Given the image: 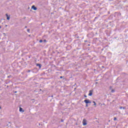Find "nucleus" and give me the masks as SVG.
Listing matches in <instances>:
<instances>
[{
	"label": "nucleus",
	"mask_w": 128,
	"mask_h": 128,
	"mask_svg": "<svg viewBox=\"0 0 128 128\" xmlns=\"http://www.w3.org/2000/svg\"><path fill=\"white\" fill-rule=\"evenodd\" d=\"M84 42H88V40H84Z\"/></svg>",
	"instance_id": "5701e85b"
},
{
	"label": "nucleus",
	"mask_w": 128,
	"mask_h": 128,
	"mask_svg": "<svg viewBox=\"0 0 128 128\" xmlns=\"http://www.w3.org/2000/svg\"><path fill=\"white\" fill-rule=\"evenodd\" d=\"M51 98H54V96L52 95Z\"/></svg>",
	"instance_id": "a878e982"
},
{
	"label": "nucleus",
	"mask_w": 128,
	"mask_h": 128,
	"mask_svg": "<svg viewBox=\"0 0 128 128\" xmlns=\"http://www.w3.org/2000/svg\"><path fill=\"white\" fill-rule=\"evenodd\" d=\"M102 68H104V66H102Z\"/></svg>",
	"instance_id": "72a5a7b5"
},
{
	"label": "nucleus",
	"mask_w": 128,
	"mask_h": 128,
	"mask_svg": "<svg viewBox=\"0 0 128 128\" xmlns=\"http://www.w3.org/2000/svg\"><path fill=\"white\" fill-rule=\"evenodd\" d=\"M93 104H93V106H96V102L93 101Z\"/></svg>",
	"instance_id": "9d476101"
},
{
	"label": "nucleus",
	"mask_w": 128,
	"mask_h": 128,
	"mask_svg": "<svg viewBox=\"0 0 128 128\" xmlns=\"http://www.w3.org/2000/svg\"><path fill=\"white\" fill-rule=\"evenodd\" d=\"M98 18V17H96L95 18H94V20H96Z\"/></svg>",
	"instance_id": "aec40b11"
},
{
	"label": "nucleus",
	"mask_w": 128,
	"mask_h": 128,
	"mask_svg": "<svg viewBox=\"0 0 128 128\" xmlns=\"http://www.w3.org/2000/svg\"><path fill=\"white\" fill-rule=\"evenodd\" d=\"M86 108H88V104H86Z\"/></svg>",
	"instance_id": "4468645a"
},
{
	"label": "nucleus",
	"mask_w": 128,
	"mask_h": 128,
	"mask_svg": "<svg viewBox=\"0 0 128 128\" xmlns=\"http://www.w3.org/2000/svg\"><path fill=\"white\" fill-rule=\"evenodd\" d=\"M128 61H126V64H128Z\"/></svg>",
	"instance_id": "2f4dec72"
},
{
	"label": "nucleus",
	"mask_w": 128,
	"mask_h": 128,
	"mask_svg": "<svg viewBox=\"0 0 128 128\" xmlns=\"http://www.w3.org/2000/svg\"><path fill=\"white\" fill-rule=\"evenodd\" d=\"M31 72L30 70H28L27 71V72Z\"/></svg>",
	"instance_id": "2eb2a0df"
},
{
	"label": "nucleus",
	"mask_w": 128,
	"mask_h": 128,
	"mask_svg": "<svg viewBox=\"0 0 128 128\" xmlns=\"http://www.w3.org/2000/svg\"><path fill=\"white\" fill-rule=\"evenodd\" d=\"M84 98H87L86 95H84Z\"/></svg>",
	"instance_id": "4be33fe9"
},
{
	"label": "nucleus",
	"mask_w": 128,
	"mask_h": 128,
	"mask_svg": "<svg viewBox=\"0 0 128 128\" xmlns=\"http://www.w3.org/2000/svg\"><path fill=\"white\" fill-rule=\"evenodd\" d=\"M116 92V90H114L112 89V91H111V92L114 93V92Z\"/></svg>",
	"instance_id": "9b49d317"
},
{
	"label": "nucleus",
	"mask_w": 128,
	"mask_h": 128,
	"mask_svg": "<svg viewBox=\"0 0 128 128\" xmlns=\"http://www.w3.org/2000/svg\"><path fill=\"white\" fill-rule=\"evenodd\" d=\"M92 92H94V90H90L89 91V94H88V96H92Z\"/></svg>",
	"instance_id": "7ed1b4c3"
},
{
	"label": "nucleus",
	"mask_w": 128,
	"mask_h": 128,
	"mask_svg": "<svg viewBox=\"0 0 128 128\" xmlns=\"http://www.w3.org/2000/svg\"><path fill=\"white\" fill-rule=\"evenodd\" d=\"M16 92H16V91L14 92V94H16Z\"/></svg>",
	"instance_id": "b1692460"
},
{
	"label": "nucleus",
	"mask_w": 128,
	"mask_h": 128,
	"mask_svg": "<svg viewBox=\"0 0 128 128\" xmlns=\"http://www.w3.org/2000/svg\"><path fill=\"white\" fill-rule=\"evenodd\" d=\"M19 110H20V112H24V109H22V108H20V109H19Z\"/></svg>",
	"instance_id": "6e6552de"
},
{
	"label": "nucleus",
	"mask_w": 128,
	"mask_h": 128,
	"mask_svg": "<svg viewBox=\"0 0 128 128\" xmlns=\"http://www.w3.org/2000/svg\"><path fill=\"white\" fill-rule=\"evenodd\" d=\"M10 76H8V78H10Z\"/></svg>",
	"instance_id": "412c9836"
},
{
	"label": "nucleus",
	"mask_w": 128,
	"mask_h": 128,
	"mask_svg": "<svg viewBox=\"0 0 128 128\" xmlns=\"http://www.w3.org/2000/svg\"><path fill=\"white\" fill-rule=\"evenodd\" d=\"M114 16H117L118 18H120L121 16H122V14L118 12H115L114 14Z\"/></svg>",
	"instance_id": "f257e3e1"
},
{
	"label": "nucleus",
	"mask_w": 128,
	"mask_h": 128,
	"mask_svg": "<svg viewBox=\"0 0 128 128\" xmlns=\"http://www.w3.org/2000/svg\"><path fill=\"white\" fill-rule=\"evenodd\" d=\"M32 10H38V8L36 7V6H34V5H33L32 6Z\"/></svg>",
	"instance_id": "39448f33"
},
{
	"label": "nucleus",
	"mask_w": 128,
	"mask_h": 128,
	"mask_svg": "<svg viewBox=\"0 0 128 128\" xmlns=\"http://www.w3.org/2000/svg\"><path fill=\"white\" fill-rule=\"evenodd\" d=\"M28 28V26H25V28Z\"/></svg>",
	"instance_id": "393cba45"
},
{
	"label": "nucleus",
	"mask_w": 128,
	"mask_h": 128,
	"mask_svg": "<svg viewBox=\"0 0 128 128\" xmlns=\"http://www.w3.org/2000/svg\"><path fill=\"white\" fill-rule=\"evenodd\" d=\"M32 72H34V70H32Z\"/></svg>",
	"instance_id": "c85d7f7f"
},
{
	"label": "nucleus",
	"mask_w": 128,
	"mask_h": 128,
	"mask_svg": "<svg viewBox=\"0 0 128 128\" xmlns=\"http://www.w3.org/2000/svg\"><path fill=\"white\" fill-rule=\"evenodd\" d=\"M6 20H10V16H8V14H6Z\"/></svg>",
	"instance_id": "423d86ee"
},
{
	"label": "nucleus",
	"mask_w": 128,
	"mask_h": 128,
	"mask_svg": "<svg viewBox=\"0 0 128 128\" xmlns=\"http://www.w3.org/2000/svg\"><path fill=\"white\" fill-rule=\"evenodd\" d=\"M90 46V44H88V46Z\"/></svg>",
	"instance_id": "473e14b6"
},
{
	"label": "nucleus",
	"mask_w": 128,
	"mask_h": 128,
	"mask_svg": "<svg viewBox=\"0 0 128 128\" xmlns=\"http://www.w3.org/2000/svg\"><path fill=\"white\" fill-rule=\"evenodd\" d=\"M44 42H46V40H44Z\"/></svg>",
	"instance_id": "6ab92c4d"
},
{
	"label": "nucleus",
	"mask_w": 128,
	"mask_h": 128,
	"mask_svg": "<svg viewBox=\"0 0 128 128\" xmlns=\"http://www.w3.org/2000/svg\"><path fill=\"white\" fill-rule=\"evenodd\" d=\"M84 102H85V104H92V101H90L88 99H87V100H84Z\"/></svg>",
	"instance_id": "f03ea898"
},
{
	"label": "nucleus",
	"mask_w": 128,
	"mask_h": 128,
	"mask_svg": "<svg viewBox=\"0 0 128 128\" xmlns=\"http://www.w3.org/2000/svg\"><path fill=\"white\" fill-rule=\"evenodd\" d=\"M36 70V68H34L33 70Z\"/></svg>",
	"instance_id": "cd10ccee"
},
{
	"label": "nucleus",
	"mask_w": 128,
	"mask_h": 128,
	"mask_svg": "<svg viewBox=\"0 0 128 128\" xmlns=\"http://www.w3.org/2000/svg\"><path fill=\"white\" fill-rule=\"evenodd\" d=\"M30 28L27 29L28 32H30Z\"/></svg>",
	"instance_id": "f8f14e48"
},
{
	"label": "nucleus",
	"mask_w": 128,
	"mask_h": 128,
	"mask_svg": "<svg viewBox=\"0 0 128 128\" xmlns=\"http://www.w3.org/2000/svg\"><path fill=\"white\" fill-rule=\"evenodd\" d=\"M39 42H40V43L42 42V40H40Z\"/></svg>",
	"instance_id": "ddd939ff"
},
{
	"label": "nucleus",
	"mask_w": 128,
	"mask_h": 128,
	"mask_svg": "<svg viewBox=\"0 0 128 128\" xmlns=\"http://www.w3.org/2000/svg\"><path fill=\"white\" fill-rule=\"evenodd\" d=\"M36 66H38L39 68H42V65L40 64H36Z\"/></svg>",
	"instance_id": "0eeeda50"
},
{
	"label": "nucleus",
	"mask_w": 128,
	"mask_h": 128,
	"mask_svg": "<svg viewBox=\"0 0 128 128\" xmlns=\"http://www.w3.org/2000/svg\"><path fill=\"white\" fill-rule=\"evenodd\" d=\"M83 126H86L88 123L86 122V120L84 119L82 121Z\"/></svg>",
	"instance_id": "20e7f679"
},
{
	"label": "nucleus",
	"mask_w": 128,
	"mask_h": 128,
	"mask_svg": "<svg viewBox=\"0 0 128 128\" xmlns=\"http://www.w3.org/2000/svg\"><path fill=\"white\" fill-rule=\"evenodd\" d=\"M64 78V77L62 76H60V78Z\"/></svg>",
	"instance_id": "dca6fc26"
},
{
	"label": "nucleus",
	"mask_w": 128,
	"mask_h": 128,
	"mask_svg": "<svg viewBox=\"0 0 128 128\" xmlns=\"http://www.w3.org/2000/svg\"><path fill=\"white\" fill-rule=\"evenodd\" d=\"M64 120H62V119H61V122H64Z\"/></svg>",
	"instance_id": "a211bd4d"
},
{
	"label": "nucleus",
	"mask_w": 128,
	"mask_h": 128,
	"mask_svg": "<svg viewBox=\"0 0 128 128\" xmlns=\"http://www.w3.org/2000/svg\"><path fill=\"white\" fill-rule=\"evenodd\" d=\"M114 121L116 120V117L114 118Z\"/></svg>",
	"instance_id": "f3484780"
},
{
	"label": "nucleus",
	"mask_w": 128,
	"mask_h": 128,
	"mask_svg": "<svg viewBox=\"0 0 128 128\" xmlns=\"http://www.w3.org/2000/svg\"><path fill=\"white\" fill-rule=\"evenodd\" d=\"M2 108V106H0V110Z\"/></svg>",
	"instance_id": "c756f323"
},
{
	"label": "nucleus",
	"mask_w": 128,
	"mask_h": 128,
	"mask_svg": "<svg viewBox=\"0 0 128 128\" xmlns=\"http://www.w3.org/2000/svg\"><path fill=\"white\" fill-rule=\"evenodd\" d=\"M120 110H126V108H124V107H123V106H120Z\"/></svg>",
	"instance_id": "1a4fd4ad"
},
{
	"label": "nucleus",
	"mask_w": 128,
	"mask_h": 128,
	"mask_svg": "<svg viewBox=\"0 0 128 128\" xmlns=\"http://www.w3.org/2000/svg\"><path fill=\"white\" fill-rule=\"evenodd\" d=\"M6 28L8 26V25H5Z\"/></svg>",
	"instance_id": "bb28decb"
},
{
	"label": "nucleus",
	"mask_w": 128,
	"mask_h": 128,
	"mask_svg": "<svg viewBox=\"0 0 128 128\" xmlns=\"http://www.w3.org/2000/svg\"><path fill=\"white\" fill-rule=\"evenodd\" d=\"M2 28V26H0V29Z\"/></svg>",
	"instance_id": "7c9ffc66"
}]
</instances>
